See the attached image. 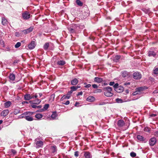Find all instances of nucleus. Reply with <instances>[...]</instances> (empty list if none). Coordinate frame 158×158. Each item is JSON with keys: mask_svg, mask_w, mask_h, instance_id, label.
Wrapping results in <instances>:
<instances>
[{"mask_svg": "<svg viewBox=\"0 0 158 158\" xmlns=\"http://www.w3.org/2000/svg\"><path fill=\"white\" fill-rule=\"evenodd\" d=\"M85 28L84 25H79L78 24H73L71 26L70 30H74L75 29H83Z\"/></svg>", "mask_w": 158, "mask_h": 158, "instance_id": "3", "label": "nucleus"}, {"mask_svg": "<svg viewBox=\"0 0 158 158\" xmlns=\"http://www.w3.org/2000/svg\"><path fill=\"white\" fill-rule=\"evenodd\" d=\"M41 107H42V106L41 105L37 106V108L38 109L41 108Z\"/></svg>", "mask_w": 158, "mask_h": 158, "instance_id": "64", "label": "nucleus"}, {"mask_svg": "<svg viewBox=\"0 0 158 158\" xmlns=\"http://www.w3.org/2000/svg\"><path fill=\"white\" fill-rule=\"evenodd\" d=\"M125 124L124 121L122 119L118 120L117 123V125L119 127H123L125 125Z\"/></svg>", "mask_w": 158, "mask_h": 158, "instance_id": "7", "label": "nucleus"}, {"mask_svg": "<svg viewBox=\"0 0 158 158\" xmlns=\"http://www.w3.org/2000/svg\"><path fill=\"white\" fill-rule=\"evenodd\" d=\"M91 86V85L90 84H88L86 86H85V87L86 88H89Z\"/></svg>", "mask_w": 158, "mask_h": 158, "instance_id": "59", "label": "nucleus"}, {"mask_svg": "<svg viewBox=\"0 0 158 158\" xmlns=\"http://www.w3.org/2000/svg\"><path fill=\"white\" fill-rule=\"evenodd\" d=\"M153 73L155 74H158V68L155 69L153 70Z\"/></svg>", "mask_w": 158, "mask_h": 158, "instance_id": "37", "label": "nucleus"}, {"mask_svg": "<svg viewBox=\"0 0 158 158\" xmlns=\"http://www.w3.org/2000/svg\"><path fill=\"white\" fill-rule=\"evenodd\" d=\"M66 95H64L60 99V100H63L64 99H66Z\"/></svg>", "mask_w": 158, "mask_h": 158, "instance_id": "48", "label": "nucleus"}, {"mask_svg": "<svg viewBox=\"0 0 158 158\" xmlns=\"http://www.w3.org/2000/svg\"><path fill=\"white\" fill-rule=\"evenodd\" d=\"M148 88L146 86H143L136 88L135 89V90L138 91L139 92H140L143 91L145 89H148Z\"/></svg>", "mask_w": 158, "mask_h": 158, "instance_id": "11", "label": "nucleus"}, {"mask_svg": "<svg viewBox=\"0 0 158 158\" xmlns=\"http://www.w3.org/2000/svg\"><path fill=\"white\" fill-rule=\"evenodd\" d=\"M10 48L9 46H7L6 47V49H5V50L7 51H10Z\"/></svg>", "mask_w": 158, "mask_h": 158, "instance_id": "53", "label": "nucleus"}, {"mask_svg": "<svg viewBox=\"0 0 158 158\" xmlns=\"http://www.w3.org/2000/svg\"><path fill=\"white\" fill-rule=\"evenodd\" d=\"M157 116V114H150L149 115V118L151 117H155Z\"/></svg>", "mask_w": 158, "mask_h": 158, "instance_id": "46", "label": "nucleus"}, {"mask_svg": "<svg viewBox=\"0 0 158 158\" xmlns=\"http://www.w3.org/2000/svg\"><path fill=\"white\" fill-rule=\"evenodd\" d=\"M136 154L134 152H131L130 153V156L131 157H134L136 156Z\"/></svg>", "mask_w": 158, "mask_h": 158, "instance_id": "38", "label": "nucleus"}, {"mask_svg": "<svg viewBox=\"0 0 158 158\" xmlns=\"http://www.w3.org/2000/svg\"><path fill=\"white\" fill-rule=\"evenodd\" d=\"M92 86L94 88L97 89L98 88L97 85L95 84H93Z\"/></svg>", "mask_w": 158, "mask_h": 158, "instance_id": "50", "label": "nucleus"}, {"mask_svg": "<svg viewBox=\"0 0 158 158\" xmlns=\"http://www.w3.org/2000/svg\"><path fill=\"white\" fill-rule=\"evenodd\" d=\"M137 139H138L140 140V141H143V136L140 135H138L137 136Z\"/></svg>", "mask_w": 158, "mask_h": 158, "instance_id": "33", "label": "nucleus"}, {"mask_svg": "<svg viewBox=\"0 0 158 158\" xmlns=\"http://www.w3.org/2000/svg\"><path fill=\"white\" fill-rule=\"evenodd\" d=\"M31 99L35 98L34 95L33 94H31Z\"/></svg>", "mask_w": 158, "mask_h": 158, "instance_id": "60", "label": "nucleus"}, {"mask_svg": "<svg viewBox=\"0 0 158 158\" xmlns=\"http://www.w3.org/2000/svg\"><path fill=\"white\" fill-rule=\"evenodd\" d=\"M79 152L78 151H76L74 152V156L77 157L79 156Z\"/></svg>", "mask_w": 158, "mask_h": 158, "instance_id": "45", "label": "nucleus"}, {"mask_svg": "<svg viewBox=\"0 0 158 158\" xmlns=\"http://www.w3.org/2000/svg\"><path fill=\"white\" fill-rule=\"evenodd\" d=\"M79 102H76L75 103V106H77L78 105H79Z\"/></svg>", "mask_w": 158, "mask_h": 158, "instance_id": "62", "label": "nucleus"}, {"mask_svg": "<svg viewBox=\"0 0 158 158\" xmlns=\"http://www.w3.org/2000/svg\"><path fill=\"white\" fill-rule=\"evenodd\" d=\"M130 84V82H126L124 84V85H129Z\"/></svg>", "mask_w": 158, "mask_h": 158, "instance_id": "58", "label": "nucleus"}, {"mask_svg": "<svg viewBox=\"0 0 158 158\" xmlns=\"http://www.w3.org/2000/svg\"><path fill=\"white\" fill-rule=\"evenodd\" d=\"M0 44L3 47H4V41L3 40H0Z\"/></svg>", "mask_w": 158, "mask_h": 158, "instance_id": "47", "label": "nucleus"}, {"mask_svg": "<svg viewBox=\"0 0 158 158\" xmlns=\"http://www.w3.org/2000/svg\"><path fill=\"white\" fill-rule=\"evenodd\" d=\"M84 156L85 158H91L92 156L89 152H84Z\"/></svg>", "mask_w": 158, "mask_h": 158, "instance_id": "13", "label": "nucleus"}, {"mask_svg": "<svg viewBox=\"0 0 158 158\" xmlns=\"http://www.w3.org/2000/svg\"><path fill=\"white\" fill-rule=\"evenodd\" d=\"M10 151L14 155H15L17 153L16 151L13 149H11L10 150Z\"/></svg>", "mask_w": 158, "mask_h": 158, "instance_id": "40", "label": "nucleus"}, {"mask_svg": "<svg viewBox=\"0 0 158 158\" xmlns=\"http://www.w3.org/2000/svg\"><path fill=\"white\" fill-rule=\"evenodd\" d=\"M9 111L8 110H3L1 113V116L4 117L6 116L9 113Z\"/></svg>", "mask_w": 158, "mask_h": 158, "instance_id": "15", "label": "nucleus"}, {"mask_svg": "<svg viewBox=\"0 0 158 158\" xmlns=\"http://www.w3.org/2000/svg\"><path fill=\"white\" fill-rule=\"evenodd\" d=\"M73 91H72V89H71V90L69 92H68L67 93V95H70V94L72 93Z\"/></svg>", "mask_w": 158, "mask_h": 158, "instance_id": "54", "label": "nucleus"}, {"mask_svg": "<svg viewBox=\"0 0 158 158\" xmlns=\"http://www.w3.org/2000/svg\"><path fill=\"white\" fill-rule=\"evenodd\" d=\"M34 113L33 112H27L22 114L21 115H26V116L24 117L25 119L28 121H33L34 119L31 116L33 115Z\"/></svg>", "mask_w": 158, "mask_h": 158, "instance_id": "2", "label": "nucleus"}, {"mask_svg": "<svg viewBox=\"0 0 158 158\" xmlns=\"http://www.w3.org/2000/svg\"><path fill=\"white\" fill-rule=\"evenodd\" d=\"M76 3L79 6H81L83 5V3L80 0H77Z\"/></svg>", "mask_w": 158, "mask_h": 158, "instance_id": "32", "label": "nucleus"}, {"mask_svg": "<svg viewBox=\"0 0 158 158\" xmlns=\"http://www.w3.org/2000/svg\"><path fill=\"white\" fill-rule=\"evenodd\" d=\"M121 56L119 55H116L115 56L114 60L115 61H118L120 58Z\"/></svg>", "mask_w": 158, "mask_h": 158, "instance_id": "35", "label": "nucleus"}, {"mask_svg": "<svg viewBox=\"0 0 158 158\" xmlns=\"http://www.w3.org/2000/svg\"><path fill=\"white\" fill-rule=\"evenodd\" d=\"M94 81L97 83H101L103 81L102 78L98 77H96L94 78Z\"/></svg>", "mask_w": 158, "mask_h": 158, "instance_id": "16", "label": "nucleus"}, {"mask_svg": "<svg viewBox=\"0 0 158 158\" xmlns=\"http://www.w3.org/2000/svg\"><path fill=\"white\" fill-rule=\"evenodd\" d=\"M11 102L10 101H7L4 103V106L5 108H8L11 105Z\"/></svg>", "mask_w": 158, "mask_h": 158, "instance_id": "25", "label": "nucleus"}, {"mask_svg": "<svg viewBox=\"0 0 158 158\" xmlns=\"http://www.w3.org/2000/svg\"><path fill=\"white\" fill-rule=\"evenodd\" d=\"M7 21L6 19L4 17L2 18V25H5L7 24Z\"/></svg>", "mask_w": 158, "mask_h": 158, "instance_id": "21", "label": "nucleus"}, {"mask_svg": "<svg viewBox=\"0 0 158 158\" xmlns=\"http://www.w3.org/2000/svg\"><path fill=\"white\" fill-rule=\"evenodd\" d=\"M32 31V30H23L22 31V35H23V33L25 34H26L29 33Z\"/></svg>", "mask_w": 158, "mask_h": 158, "instance_id": "31", "label": "nucleus"}, {"mask_svg": "<svg viewBox=\"0 0 158 158\" xmlns=\"http://www.w3.org/2000/svg\"><path fill=\"white\" fill-rule=\"evenodd\" d=\"M43 145V142L42 141H37L36 143V147L39 148L40 147H42Z\"/></svg>", "mask_w": 158, "mask_h": 158, "instance_id": "9", "label": "nucleus"}, {"mask_svg": "<svg viewBox=\"0 0 158 158\" xmlns=\"http://www.w3.org/2000/svg\"><path fill=\"white\" fill-rule=\"evenodd\" d=\"M123 89L124 88L123 87L121 86H119L118 88H116L114 90L117 93H121L123 92Z\"/></svg>", "mask_w": 158, "mask_h": 158, "instance_id": "12", "label": "nucleus"}, {"mask_svg": "<svg viewBox=\"0 0 158 158\" xmlns=\"http://www.w3.org/2000/svg\"><path fill=\"white\" fill-rule=\"evenodd\" d=\"M133 77L135 79H140L141 77V75L138 72H135L133 74Z\"/></svg>", "mask_w": 158, "mask_h": 158, "instance_id": "5", "label": "nucleus"}, {"mask_svg": "<svg viewBox=\"0 0 158 158\" xmlns=\"http://www.w3.org/2000/svg\"><path fill=\"white\" fill-rule=\"evenodd\" d=\"M24 99L25 100H29L31 99V94H26L24 95Z\"/></svg>", "mask_w": 158, "mask_h": 158, "instance_id": "18", "label": "nucleus"}, {"mask_svg": "<svg viewBox=\"0 0 158 158\" xmlns=\"http://www.w3.org/2000/svg\"><path fill=\"white\" fill-rule=\"evenodd\" d=\"M154 135L156 137H158V130L154 132Z\"/></svg>", "mask_w": 158, "mask_h": 158, "instance_id": "49", "label": "nucleus"}, {"mask_svg": "<svg viewBox=\"0 0 158 158\" xmlns=\"http://www.w3.org/2000/svg\"><path fill=\"white\" fill-rule=\"evenodd\" d=\"M57 116V114L56 112H54L52 113L51 115V117L53 119H54Z\"/></svg>", "mask_w": 158, "mask_h": 158, "instance_id": "27", "label": "nucleus"}, {"mask_svg": "<svg viewBox=\"0 0 158 158\" xmlns=\"http://www.w3.org/2000/svg\"><path fill=\"white\" fill-rule=\"evenodd\" d=\"M69 103H70L69 101V100H68L65 103H63V104L65 105H68L69 104Z\"/></svg>", "mask_w": 158, "mask_h": 158, "instance_id": "51", "label": "nucleus"}, {"mask_svg": "<svg viewBox=\"0 0 158 158\" xmlns=\"http://www.w3.org/2000/svg\"><path fill=\"white\" fill-rule=\"evenodd\" d=\"M78 81L77 79L74 78L71 81V83L73 85H75L78 83Z\"/></svg>", "mask_w": 158, "mask_h": 158, "instance_id": "17", "label": "nucleus"}, {"mask_svg": "<svg viewBox=\"0 0 158 158\" xmlns=\"http://www.w3.org/2000/svg\"><path fill=\"white\" fill-rule=\"evenodd\" d=\"M156 140L155 138H151L149 140L150 145L152 146H153L156 143Z\"/></svg>", "mask_w": 158, "mask_h": 158, "instance_id": "8", "label": "nucleus"}, {"mask_svg": "<svg viewBox=\"0 0 158 158\" xmlns=\"http://www.w3.org/2000/svg\"><path fill=\"white\" fill-rule=\"evenodd\" d=\"M119 86L118 84V83L114 84L113 86L114 88V90H115L116 88H118Z\"/></svg>", "mask_w": 158, "mask_h": 158, "instance_id": "44", "label": "nucleus"}, {"mask_svg": "<svg viewBox=\"0 0 158 158\" xmlns=\"http://www.w3.org/2000/svg\"><path fill=\"white\" fill-rule=\"evenodd\" d=\"M114 81L110 82L109 85L110 86L114 85Z\"/></svg>", "mask_w": 158, "mask_h": 158, "instance_id": "52", "label": "nucleus"}, {"mask_svg": "<svg viewBox=\"0 0 158 158\" xmlns=\"http://www.w3.org/2000/svg\"><path fill=\"white\" fill-rule=\"evenodd\" d=\"M35 117L38 119H40L43 117V115L40 114H38L35 115Z\"/></svg>", "mask_w": 158, "mask_h": 158, "instance_id": "26", "label": "nucleus"}, {"mask_svg": "<svg viewBox=\"0 0 158 158\" xmlns=\"http://www.w3.org/2000/svg\"><path fill=\"white\" fill-rule=\"evenodd\" d=\"M41 100L39 99H37L34 100V104H39L41 102Z\"/></svg>", "mask_w": 158, "mask_h": 158, "instance_id": "30", "label": "nucleus"}, {"mask_svg": "<svg viewBox=\"0 0 158 158\" xmlns=\"http://www.w3.org/2000/svg\"><path fill=\"white\" fill-rule=\"evenodd\" d=\"M140 94V93L138 91H137L136 90H135V91L133 93L132 95L133 96H135L137 95H139Z\"/></svg>", "mask_w": 158, "mask_h": 158, "instance_id": "36", "label": "nucleus"}, {"mask_svg": "<svg viewBox=\"0 0 158 158\" xmlns=\"http://www.w3.org/2000/svg\"><path fill=\"white\" fill-rule=\"evenodd\" d=\"M95 100V98L92 96H89L86 99L87 101L90 102H94Z\"/></svg>", "mask_w": 158, "mask_h": 158, "instance_id": "14", "label": "nucleus"}, {"mask_svg": "<svg viewBox=\"0 0 158 158\" xmlns=\"http://www.w3.org/2000/svg\"><path fill=\"white\" fill-rule=\"evenodd\" d=\"M36 46L35 42L34 41H32L31 43L29 44L28 45V48L30 49L34 48Z\"/></svg>", "mask_w": 158, "mask_h": 158, "instance_id": "6", "label": "nucleus"}, {"mask_svg": "<svg viewBox=\"0 0 158 158\" xmlns=\"http://www.w3.org/2000/svg\"><path fill=\"white\" fill-rule=\"evenodd\" d=\"M116 102L118 103H122L123 102V101L122 99L119 98H117L115 99Z\"/></svg>", "mask_w": 158, "mask_h": 158, "instance_id": "34", "label": "nucleus"}, {"mask_svg": "<svg viewBox=\"0 0 158 158\" xmlns=\"http://www.w3.org/2000/svg\"><path fill=\"white\" fill-rule=\"evenodd\" d=\"M19 112H20V111L19 110H18L17 109H15V110L14 111V114L16 115L17 114H18L19 113Z\"/></svg>", "mask_w": 158, "mask_h": 158, "instance_id": "42", "label": "nucleus"}, {"mask_svg": "<svg viewBox=\"0 0 158 158\" xmlns=\"http://www.w3.org/2000/svg\"><path fill=\"white\" fill-rule=\"evenodd\" d=\"M31 106L33 108H37V106L34 105H31Z\"/></svg>", "mask_w": 158, "mask_h": 158, "instance_id": "55", "label": "nucleus"}, {"mask_svg": "<svg viewBox=\"0 0 158 158\" xmlns=\"http://www.w3.org/2000/svg\"><path fill=\"white\" fill-rule=\"evenodd\" d=\"M9 78L10 80L13 81L15 78V75L13 73H10L9 76Z\"/></svg>", "mask_w": 158, "mask_h": 158, "instance_id": "20", "label": "nucleus"}, {"mask_svg": "<svg viewBox=\"0 0 158 158\" xmlns=\"http://www.w3.org/2000/svg\"><path fill=\"white\" fill-rule=\"evenodd\" d=\"M21 45V43L19 42H17L15 45V47L16 48L19 47Z\"/></svg>", "mask_w": 158, "mask_h": 158, "instance_id": "39", "label": "nucleus"}, {"mask_svg": "<svg viewBox=\"0 0 158 158\" xmlns=\"http://www.w3.org/2000/svg\"><path fill=\"white\" fill-rule=\"evenodd\" d=\"M83 94V93L82 92H79L78 93V94H77V96H79V95H82Z\"/></svg>", "mask_w": 158, "mask_h": 158, "instance_id": "57", "label": "nucleus"}, {"mask_svg": "<svg viewBox=\"0 0 158 158\" xmlns=\"http://www.w3.org/2000/svg\"><path fill=\"white\" fill-rule=\"evenodd\" d=\"M49 105L48 104H45L44 106V108L40 110V111H43L44 110H47L49 107Z\"/></svg>", "mask_w": 158, "mask_h": 158, "instance_id": "22", "label": "nucleus"}, {"mask_svg": "<svg viewBox=\"0 0 158 158\" xmlns=\"http://www.w3.org/2000/svg\"><path fill=\"white\" fill-rule=\"evenodd\" d=\"M50 150L52 153H54L56 152L57 150L56 146L54 145L51 146Z\"/></svg>", "mask_w": 158, "mask_h": 158, "instance_id": "19", "label": "nucleus"}, {"mask_svg": "<svg viewBox=\"0 0 158 158\" xmlns=\"http://www.w3.org/2000/svg\"><path fill=\"white\" fill-rule=\"evenodd\" d=\"M49 44L48 43H46L44 46V48L45 50H47L49 47Z\"/></svg>", "mask_w": 158, "mask_h": 158, "instance_id": "29", "label": "nucleus"}, {"mask_svg": "<svg viewBox=\"0 0 158 158\" xmlns=\"http://www.w3.org/2000/svg\"><path fill=\"white\" fill-rule=\"evenodd\" d=\"M121 75L123 77L128 78L130 77L129 73L126 70H123L121 72Z\"/></svg>", "mask_w": 158, "mask_h": 158, "instance_id": "4", "label": "nucleus"}, {"mask_svg": "<svg viewBox=\"0 0 158 158\" xmlns=\"http://www.w3.org/2000/svg\"><path fill=\"white\" fill-rule=\"evenodd\" d=\"M103 90L104 91V94L106 97H111L113 95V93L111 92L112 90V88L108 86L104 87L103 89Z\"/></svg>", "mask_w": 158, "mask_h": 158, "instance_id": "1", "label": "nucleus"}, {"mask_svg": "<svg viewBox=\"0 0 158 158\" xmlns=\"http://www.w3.org/2000/svg\"><path fill=\"white\" fill-rule=\"evenodd\" d=\"M34 26H31L29 28H28L27 30H33V29H34Z\"/></svg>", "mask_w": 158, "mask_h": 158, "instance_id": "56", "label": "nucleus"}, {"mask_svg": "<svg viewBox=\"0 0 158 158\" xmlns=\"http://www.w3.org/2000/svg\"><path fill=\"white\" fill-rule=\"evenodd\" d=\"M158 93V91L156 90H155L153 92L154 94H157Z\"/></svg>", "mask_w": 158, "mask_h": 158, "instance_id": "63", "label": "nucleus"}, {"mask_svg": "<svg viewBox=\"0 0 158 158\" xmlns=\"http://www.w3.org/2000/svg\"><path fill=\"white\" fill-rule=\"evenodd\" d=\"M70 89L72 90V91H75L77 89L76 87V86H72L70 87Z\"/></svg>", "mask_w": 158, "mask_h": 158, "instance_id": "41", "label": "nucleus"}, {"mask_svg": "<svg viewBox=\"0 0 158 158\" xmlns=\"http://www.w3.org/2000/svg\"><path fill=\"white\" fill-rule=\"evenodd\" d=\"M102 92V90L101 89H98L97 90H96L95 92H94V93H100Z\"/></svg>", "mask_w": 158, "mask_h": 158, "instance_id": "43", "label": "nucleus"}, {"mask_svg": "<svg viewBox=\"0 0 158 158\" xmlns=\"http://www.w3.org/2000/svg\"><path fill=\"white\" fill-rule=\"evenodd\" d=\"M57 64L59 65L62 66L64 65L65 64V62L64 60H60L58 61L57 62Z\"/></svg>", "mask_w": 158, "mask_h": 158, "instance_id": "24", "label": "nucleus"}, {"mask_svg": "<svg viewBox=\"0 0 158 158\" xmlns=\"http://www.w3.org/2000/svg\"><path fill=\"white\" fill-rule=\"evenodd\" d=\"M70 95H66V99H69L70 98Z\"/></svg>", "mask_w": 158, "mask_h": 158, "instance_id": "61", "label": "nucleus"}, {"mask_svg": "<svg viewBox=\"0 0 158 158\" xmlns=\"http://www.w3.org/2000/svg\"><path fill=\"white\" fill-rule=\"evenodd\" d=\"M30 15L29 12H25L23 14V17L24 19H28L30 18Z\"/></svg>", "mask_w": 158, "mask_h": 158, "instance_id": "10", "label": "nucleus"}, {"mask_svg": "<svg viewBox=\"0 0 158 158\" xmlns=\"http://www.w3.org/2000/svg\"><path fill=\"white\" fill-rule=\"evenodd\" d=\"M15 36L17 37H19L20 36H21L22 35V31H20V32H16L15 33Z\"/></svg>", "mask_w": 158, "mask_h": 158, "instance_id": "28", "label": "nucleus"}, {"mask_svg": "<svg viewBox=\"0 0 158 158\" xmlns=\"http://www.w3.org/2000/svg\"><path fill=\"white\" fill-rule=\"evenodd\" d=\"M148 55L149 56H156V54L154 52L150 51L148 52Z\"/></svg>", "mask_w": 158, "mask_h": 158, "instance_id": "23", "label": "nucleus"}]
</instances>
